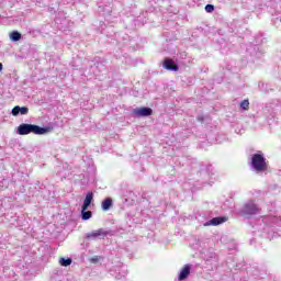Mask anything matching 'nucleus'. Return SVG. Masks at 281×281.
<instances>
[{"label": "nucleus", "mask_w": 281, "mask_h": 281, "mask_svg": "<svg viewBox=\"0 0 281 281\" xmlns=\"http://www.w3.org/2000/svg\"><path fill=\"white\" fill-rule=\"evenodd\" d=\"M98 260H100L98 257H92L91 258V262H98Z\"/></svg>", "instance_id": "obj_17"}, {"label": "nucleus", "mask_w": 281, "mask_h": 281, "mask_svg": "<svg viewBox=\"0 0 281 281\" xmlns=\"http://www.w3.org/2000/svg\"><path fill=\"white\" fill-rule=\"evenodd\" d=\"M93 201V192H88L86 195V199L83 201V204L81 206V210H89V205H91V202Z\"/></svg>", "instance_id": "obj_9"}, {"label": "nucleus", "mask_w": 281, "mask_h": 281, "mask_svg": "<svg viewBox=\"0 0 281 281\" xmlns=\"http://www.w3.org/2000/svg\"><path fill=\"white\" fill-rule=\"evenodd\" d=\"M227 216H218L214 217L211 221L206 222L204 225L205 227L213 225V227H216L217 225H223V223H227Z\"/></svg>", "instance_id": "obj_6"}, {"label": "nucleus", "mask_w": 281, "mask_h": 281, "mask_svg": "<svg viewBox=\"0 0 281 281\" xmlns=\"http://www.w3.org/2000/svg\"><path fill=\"white\" fill-rule=\"evenodd\" d=\"M190 276V265H186L179 273L178 280L183 281Z\"/></svg>", "instance_id": "obj_10"}, {"label": "nucleus", "mask_w": 281, "mask_h": 281, "mask_svg": "<svg viewBox=\"0 0 281 281\" xmlns=\"http://www.w3.org/2000/svg\"><path fill=\"white\" fill-rule=\"evenodd\" d=\"M30 133L34 135H45V133H49V127H41L27 123H22L18 126V135H30Z\"/></svg>", "instance_id": "obj_1"}, {"label": "nucleus", "mask_w": 281, "mask_h": 281, "mask_svg": "<svg viewBox=\"0 0 281 281\" xmlns=\"http://www.w3.org/2000/svg\"><path fill=\"white\" fill-rule=\"evenodd\" d=\"M12 115H14L16 117V115H19V113L21 115H27V113H30V109L27 106H14L11 111Z\"/></svg>", "instance_id": "obj_8"}, {"label": "nucleus", "mask_w": 281, "mask_h": 281, "mask_svg": "<svg viewBox=\"0 0 281 281\" xmlns=\"http://www.w3.org/2000/svg\"><path fill=\"white\" fill-rule=\"evenodd\" d=\"M0 71H3V64L0 63Z\"/></svg>", "instance_id": "obj_18"}, {"label": "nucleus", "mask_w": 281, "mask_h": 281, "mask_svg": "<svg viewBox=\"0 0 281 281\" xmlns=\"http://www.w3.org/2000/svg\"><path fill=\"white\" fill-rule=\"evenodd\" d=\"M10 38L11 41H21V33H19L18 31H13L11 34H10Z\"/></svg>", "instance_id": "obj_14"}, {"label": "nucleus", "mask_w": 281, "mask_h": 281, "mask_svg": "<svg viewBox=\"0 0 281 281\" xmlns=\"http://www.w3.org/2000/svg\"><path fill=\"white\" fill-rule=\"evenodd\" d=\"M240 108H241L244 111H249V100H244V101H241Z\"/></svg>", "instance_id": "obj_15"}, {"label": "nucleus", "mask_w": 281, "mask_h": 281, "mask_svg": "<svg viewBox=\"0 0 281 281\" xmlns=\"http://www.w3.org/2000/svg\"><path fill=\"white\" fill-rule=\"evenodd\" d=\"M258 212H260V207H258V204L254 203L252 201L244 205V214L247 216H254V214H258Z\"/></svg>", "instance_id": "obj_4"}, {"label": "nucleus", "mask_w": 281, "mask_h": 281, "mask_svg": "<svg viewBox=\"0 0 281 281\" xmlns=\"http://www.w3.org/2000/svg\"><path fill=\"white\" fill-rule=\"evenodd\" d=\"M136 117H150L153 115V109L150 108H137L134 110Z\"/></svg>", "instance_id": "obj_5"}, {"label": "nucleus", "mask_w": 281, "mask_h": 281, "mask_svg": "<svg viewBox=\"0 0 281 281\" xmlns=\"http://www.w3.org/2000/svg\"><path fill=\"white\" fill-rule=\"evenodd\" d=\"M110 234H111V232L104 231V228H99V229H97V231H92V232L88 233V234L86 235V238H87L88 240H95V238H102V239H104V238H106Z\"/></svg>", "instance_id": "obj_3"}, {"label": "nucleus", "mask_w": 281, "mask_h": 281, "mask_svg": "<svg viewBox=\"0 0 281 281\" xmlns=\"http://www.w3.org/2000/svg\"><path fill=\"white\" fill-rule=\"evenodd\" d=\"M111 207H113V200L111 198H106L103 202H102V210L104 212L111 210Z\"/></svg>", "instance_id": "obj_11"}, {"label": "nucleus", "mask_w": 281, "mask_h": 281, "mask_svg": "<svg viewBox=\"0 0 281 281\" xmlns=\"http://www.w3.org/2000/svg\"><path fill=\"white\" fill-rule=\"evenodd\" d=\"M162 67L165 69H168V71H179V66H177V64H175V60L170 58L165 59Z\"/></svg>", "instance_id": "obj_7"}, {"label": "nucleus", "mask_w": 281, "mask_h": 281, "mask_svg": "<svg viewBox=\"0 0 281 281\" xmlns=\"http://www.w3.org/2000/svg\"><path fill=\"white\" fill-rule=\"evenodd\" d=\"M251 166L256 172H265V170L268 168L267 160L262 154L252 155Z\"/></svg>", "instance_id": "obj_2"}, {"label": "nucleus", "mask_w": 281, "mask_h": 281, "mask_svg": "<svg viewBox=\"0 0 281 281\" xmlns=\"http://www.w3.org/2000/svg\"><path fill=\"white\" fill-rule=\"evenodd\" d=\"M214 10V4H206L205 5V12L211 13Z\"/></svg>", "instance_id": "obj_16"}, {"label": "nucleus", "mask_w": 281, "mask_h": 281, "mask_svg": "<svg viewBox=\"0 0 281 281\" xmlns=\"http://www.w3.org/2000/svg\"><path fill=\"white\" fill-rule=\"evenodd\" d=\"M93 216V213L91 211L82 210L81 209V218L82 221H89Z\"/></svg>", "instance_id": "obj_12"}, {"label": "nucleus", "mask_w": 281, "mask_h": 281, "mask_svg": "<svg viewBox=\"0 0 281 281\" xmlns=\"http://www.w3.org/2000/svg\"><path fill=\"white\" fill-rule=\"evenodd\" d=\"M71 262H72L71 258H67V259L60 258L59 259V265L61 267H69V265H71Z\"/></svg>", "instance_id": "obj_13"}]
</instances>
